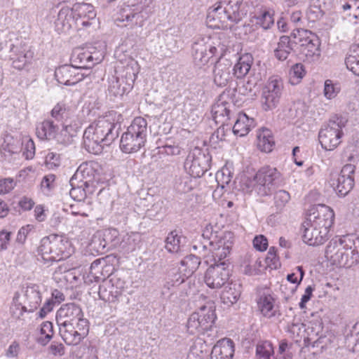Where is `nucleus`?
Here are the masks:
<instances>
[{
	"mask_svg": "<svg viewBox=\"0 0 359 359\" xmlns=\"http://www.w3.org/2000/svg\"><path fill=\"white\" fill-rule=\"evenodd\" d=\"M334 214L325 205H319L310 210L306 222L320 229L328 230L333 224Z\"/></svg>",
	"mask_w": 359,
	"mask_h": 359,
	"instance_id": "obj_16",
	"label": "nucleus"
},
{
	"mask_svg": "<svg viewBox=\"0 0 359 359\" xmlns=\"http://www.w3.org/2000/svg\"><path fill=\"white\" fill-rule=\"evenodd\" d=\"M41 302V297L39 286L36 285L27 286L23 290L20 299V305H23L24 310L32 313L38 309Z\"/></svg>",
	"mask_w": 359,
	"mask_h": 359,
	"instance_id": "obj_23",
	"label": "nucleus"
},
{
	"mask_svg": "<svg viewBox=\"0 0 359 359\" xmlns=\"http://www.w3.org/2000/svg\"><path fill=\"white\" fill-rule=\"evenodd\" d=\"M273 354L272 344L268 341H259L256 348L257 359H271Z\"/></svg>",
	"mask_w": 359,
	"mask_h": 359,
	"instance_id": "obj_44",
	"label": "nucleus"
},
{
	"mask_svg": "<svg viewBox=\"0 0 359 359\" xmlns=\"http://www.w3.org/2000/svg\"><path fill=\"white\" fill-rule=\"evenodd\" d=\"M118 236V231L116 229H107L103 233L104 241H105V243H109L111 248H116L119 244Z\"/></svg>",
	"mask_w": 359,
	"mask_h": 359,
	"instance_id": "obj_53",
	"label": "nucleus"
},
{
	"mask_svg": "<svg viewBox=\"0 0 359 359\" xmlns=\"http://www.w3.org/2000/svg\"><path fill=\"white\" fill-rule=\"evenodd\" d=\"M339 246L348 251L353 262H359V237L355 235H345L337 241Z\"/></svg>",
	"mask_w": 359,
	"mask_h": 359,
	"instance_id": "obj_28",
	"label": "nucleus"
},
{
	"mask_svg": "<svg viewBox=\"0 0 359 359\" xmlns=\"http://www.w3.org/2000/svg\"><path fill=\"white\" fill-rule=\"evenodd\" d=\"M76 18V15H74L73 7L72 8L64 7L58 13L56 24L57 25L60 24L65 29H69L73 23L77 21Z\"/></svg>",
	"mask_w": 359,
	"mask_h": 359,
	"instance_id": "obj_33",
	"label": "nucleus"
},
{
	"mask_svg": "<svg viewBox=\"0 0 359 359\" xmlns=\"http://www.w3.org/2000/svg\"><path fill=\"white\" fill-rule=\"evenodd\" d=\"M53 237H44L41 239L39 246L38 247L39 255L45 262L51 261V245Z\"/></svg>",
	"mask_w": 359,
	"mask_h": 359,
	"instance_id": "obj_46",
	"label": "nucleus"
},
{
	"mask_svg": "<svg viewBox=\"0 0 359 359\" xmlns=\"http://www.w3.org/2000/svg\"><path fill=\"white\" fill-rule=\"evenodd\" d=\"M275 145L273 137L268 129H264L262 133L257 136V147L264 152H271Z\"/></svg>",
	"mask_w": 359,
	"mask_h": 359,
	"instance_id": "obj_38",
	"label": "nucleus"
},
{
	"mask_svg": "<svg viewBox=\"0 0 359 359\" xmlns=\"http://www.w3.org/2000/svg\"><path fill=\"white\" fill-rule=\"evenodd\" d=\"M181 264L183 266H186L188 269V273L191 274L198 268L201 264V259L196 255H190L182 260Z\"/></svg>",
	"mask_w": 359,
	"mask_h": 359,
	"instance_id": "obj_51",
	"label": "nucleus"
},
{
	"mask_svg": "<svg viewBox=\"0 0 359 359\" xmlns=\"http://www.w3.org/2000/svg\"><path fill=\"white\" fill-rule=\"evenodd\" d=\"M293 39H297L302 46L301 51L306 57L320 55V41L315 34L305 29H297V33H292Z\"/></svg>",
	"mask_w": 359,
	"mask_h": 359,
	"instance_id": "obj_13",
	"label": "nucleus"
},
{
	"mask_svg": "<svg viewBox=\"0 0 359 359\" xmlns=\"http://www.w3.org/2000/svg\"><path fill=\"white\" fill-rule=\"evenodd\" d=\"M15 184L12 178H5L0 180V194L8 193L14 188Z\"/></svg>",
	"mask_w": 359,
	"mask_h": 359,
	"instance_id": "obj_58",
	"label": "nucleus"
},
{
	"mask_svg": "<svg viewBox=\"0 0 359 359\" xmlns=\"http://www.w3.org/2000/svg\"><path fill=\"white\" fill-rule=\"evenodd\" d=\"M41 334L44 335V338L40 337L38 341L43 345H46L53 337V325L50 321L43 322L41 324Z\"/></svg>",
	"mask_w": 359,
	"mask_h": 359,
	"instance_id": "obj_50",
	"label": "nucleus"
},
{
	"mask_svg": "<svg viewBox=\"0 0 359 359\" xmlns=\"http://www.w3.org/2000/svg\"><path fill=\"white\" fill-rule=\"evenodd\" d=\"M165 248L170 252H177L180 249V237L175 231L170 232L165 240Z\"/></svg>",
	"mask_w": 359,
	"mask_h": 359,
	"instance_id": "obj_52",
	"label": "nucleus"
},
{
	"mask_svg": "<svg viewBox=\"0 0 359 359\" xmlns=\"http://www.w3.org/2000/svg\"><path fill=\"white\" fill-rule=\"evenodd\" d=\"M242 1L243 0H219V4L226 13L231 17L234 16L235 22H233V23H237L241 20L238 11Z\"/></svg>",
	"mask_w": 359,
	"mask_h": 359,
	"instance_id": "obj_39",
	"label": "nucleus"
},
{
	"mask_svg": "<svg viewBox=\"0 0 359 359\" xmlns=\"http://www.w3.org/2000/svg\"><path fill=\"white\" fill-rule=\"evenodd\" d=\"M280 173L275 168L264 166L261 168L255 175L257 193L260 196H267L280 179Z\"/></svg>",
	"mask_w": 359,
	"mask_h": 359,
	"instance_id": "obj_8",
	"label": "nucleus"
},
{
	"mask_svg": "<svg viewBox=\"0 0 359 359\" xmlns=\"http://www.w3.org/2000/svg\"><path fill=\"white\" fill-rule=\"evenodd\" d=\"M211 157L199 149L189 154L184 167L194 177H201L210 167Z\"/></svg>",
	"mask_w": 359,
	"mask_h": 359,
	"instance_id": "obj_9",
	"label": "nucleus"
},
{
	"mask_svg": "<svg viewBox=\"0 0 359 359\" xmlns=\"http://www.w3.org/2000/svg\"><path fill=\"white\" fill-rule=\"evenodd\" d=\"M233 234L231 231L224 232L217 241H210V251H211L214 264L228 260L233 243Z\"/></svg>",
	"mask_w": 359,
	"mask_h": 359,
	"instance_id": "obj_10",
	"label": "nucleus"
},
{
	"mask_svg": "<svg viewBox=\"0 0 359 359\" xmlns=\"http://www.w3.org/2000/svg\"><path fill=\"white\" fill-rule=\"evenodd\" d=\"M230 265L228 260L210 265L205 273L204 280L206 285L212 289H219L224 286L230 277Z\"/></svg>",
	"mask_w": 359,
	"mask_h": 359,
	"instance_id": "obj_7",
	"label": "nucleus"
},
{
	"mask_svg": "<svg viewBox=\"0 0 359 359\" xmlns=\"http://www.w3.org/2000/svg\"><path fill=\"white\" fill-rule=\"evenodd\" d=\"M11 233L6 230L0 231V250H4L7 249L8 245L11 240Z\"/></svg>",
	"mask_w": 359,
	"mask_h": 359,
	"instance_id": "obj_62",
	"label": "nucleus"
},
{
	"mask_svg": "<svg viewBox=\"0 0 359 359\" xmlns=\"http://www.w3.org/2000/svg\"><path fill=\"white\" fill-rule=\"evenodd\" d=\"M217 48L205 38L196 39L192 44V54L194 62L201 67L207 64L217 53Z\"/></svg>",
	"mask_w": 359,
	"mask_h": 359,
	"instance_id": "obj_15",
	"label": "nucleus"
},
{
	"mask_svg": "<svg viewBox=\"0 0 359 359\" xmlns=\"http://www.w3.org/2000/svg\"><path fill=\"white\" fill-rule=\"evenodd\" d=\"M234 354V344L227 339L213 346L210 359H231Z\"/></svg>",
	"mask_w": 359,
	"mask_h": 359,
	"instance_id": "obj_27",
	"label": "nucleus"
},
{
	"mask_svg": "<svg viewBox=\"0 0 359 359\" xmlns=\"http://www.w3.org/2000/svg\"><path fill=\"white\" fill-rule=\"evenodd\" d=\"M71 60L79 70L90 68L93 65V57L90 52L79 50L73 53Z\"/></svg>",
	"mask_w": 359,
	"mask_h": 359,
	"instance_id": "obj_32",
	"label": "nucleus"
},
{
	"mask_svg": "<svg viewBox=\"0 0 359 359\" xmlns=\"http://www.w3.org/2000/svg\"><path fill=\"white\" fill-rule=\"evenodd\" d=\"M213 117L216 122L224 123L229 119L230 109L224 103L218 104L212 109Z\"/></svg>",
	"mask_w": 359,
	"mask_h": 359,
	"instance_id": "obj_47",
	"label": "nucleus"
},
{
	"mask_svg": "<svg viewBox=\"0 0 359 359\" xmlns=\"http://www.w3.org/2000/svg\"><path fill=\"white\" fill-rule=\"evenodd\" d=\"M146 18L142 15V12H134L131 8L128 6L126 8L121 9L119 17L116 19V22H126L125 26H130L133 28L135 26L142 27Z\"/></svg>",
	"mask_w": 359,
	"mask_h": 359,
	"instance_id": "obj_25",
	"label": "nucleus"
},
{
	"mask_svg": "<svg viewBox=\"0 0 359 359\" xmlns=\"http://www.w3.org/2000/svg\"><path fill=\"white\" fill-rule=\"evenodd\" d=\"M241 285L236 283H231L226 286L222 292L220 298L222 302L228 306L236 303L241 296Z\"/></svg>",
	"mask_w": 359,
	"mask_h": 359,
	"instance_id": "obj_30",
	"label": "nucleus"
},
{
	"mask_svg": "<svg viewBox=\"0 0 359 359\" xmlns=\"http://www.w3.org/2000/svg\"><path fill=\"white\" fill-rule=\"evenodd\" d=\"M231 61L227 58L220 57L215 62L213 74L214 82L218 86H225L232 79Z\"/></svg>",
	"mask_w": 359,
	"mask_h": 359,
	"instance_id": "obj_19",
	"label": "nucleus"
},
{
	"mask_svg": "<svg viewBox=\"0 0 359 359\" xmlns=\"http://www.w3.org/2000/svg\"><path fill=\"white\" fill-rule=\"evenodd\" d=\"M347 119L343 116H334L328 124L322 128L318 135L322 147L326 150L334 149L341 142L343 135L342 128L345 127Z\"/></svg>",
	"mask_w": 359,
	"mask_h": 359,
	"instance_id": "obj_3",
	"label": "nucleus"
},
{
	"mask_svg": "<svg viewBox=\"0 0 359 359\" xmlns=\"http://www.w3.org/2000/svg\"><path fill=\"white\" fill-rule=\"evenodd\" d=\"M280 97L277 95L271 94L269 92L263 90L262 97H261V103L262 109L264 111H270L275 109L280 101Z\"/></svg>",
	"mask_w": 359,
	"mask_h": 359,
	"instance_id": "obj_43",
	"label": "nucleus"
},
{
	"mask_svg": "<svg viewBox=\"0 0 359 359\" xmlns=\"http://www.w3.org/2000/svg\"><path fill=\"white\" fill-rule=\"evenodd\" d=\"M50 114L53 118L56 121H60L64 118L65 115L66 114V109L63 105L57 104L52 109Z\"/></svg>",
	"mask_w": 359,
	"mask_h": 359,
	"instance_id": "obj_59",
	"label": "nucleus"
},
{
	"mask_svg": "<svg viewBox=\"0 0 359 359\" xmlns=\"http://www.w3.org/2000/svg\"><path fill=\"white\" fill-rule=\"evenodd\" d=\"M111 266L107 264L106 258L97 259H95L90 266L89 274L86 278V283H92L93 280L95 282H100L104 280L106 276H108L107 273Z\"/></svg>",
	"mask_w": 359,
	"mask_h": 359,
	"instance_id": "obj_24",
	"label": "nucleus"
},
{
	"mask_svg": "<svg viewBox=\"0 0 359 359\" xmlns=\"http://www.w3.org/2000/svg\"><path fill=\"white\" fill-rule=\"evenodd\" d=\"M290 199V194L285 190H278L274 194L273 203L276 212H281Z\"/></svg>",
	"mask_w": 359,
	"mask_h": 359,
	"instance_id": "obj_45",
	"label": "nucleus"
},
{
	"mask_svg": "<svg viewBox=\"0 0 359 359\" xmlns=\"http://www.w3.org/2000/svg\"><path fill=\"white\" fill-rule=\"evenodd\" d=\"M216 315L212 306H201L198 311L194 312L189 318L187 327L191 334L203 333L212 328Z\"/></svg>",
	"mask_w": 359,
	"mask_h": 359,
	"instance_id": "obj_4",
	"label": "nucleus"
},
{
	"mask_svg": "<svg viewBox=\"0 0 359 359\" xmlns=\"http://www.w3.org/2000/svg\"><path fill=\"white\" fill-rule=\"evenodd\" d=\"M339 91V88H337L331 80H326L325 82L324 94L328 99L334 97Z\"/></svg>",
	"mask_w": 359,
	"mask_h": 359,
	"instance_id": "obj_56",
	"label": "nucleus"
},
{
	"mask_svg": "<svg viewBox=\"0 0 359 359\" xmlns=\"http://www.w3.org/2000/svg\"><path fill=\"white\" fill-rule=\"evenodd\" d=\"M255 248L259 251H264L268 247V241L263 235L257 236L253 240Z\"/></svg>",
	"mask_w": 359,
	"mask_h": 359,
	"instance_id": "obj_57",
	"label": "nucleus"
},
{
	"mask_svg": "<svg viewBox=\"0 0 359 359\" xmlns=\"http://www.w3.org/2000/svg\"><path fill=\"white\" fill-rule=\"evenodd\" d=\"M290 74L291 76L295 77L297 79H302L305 74L304 65L301 63L295 64L290 69Z\"/></svg>",
	"mask_w": 359,
	"mask_h": 359,
	"instance_id": "obj_60",
	"label": "nucleus"
},
{
	"mask_svg": "<svg viewBox=\"0 0 359 359\" xmlns=\"http://www.w3.org/2000/svg\"><path fill=\"white\" fill-rule=\"evenodd\" d=\"M273 23V18L267 11H264L259 17L257 18V24L259 25L264 29L270 28Z\"/></svg>",
	"mask_w": 359,
	"mask_h": 359,
	"instance_id": "obj_55",
	"label": "nucleus"
},
{
	"mask_svg": "<svg viewBox=\"0 0 359 359\" xmlns=\"http://www.w3.org/2000/svg\"><path fill=\"white\" fill-rule=\"evenodd\" d=\"M355 166L348 163L343 166L340 172H331L328 183L340 196H346L353 188Z\"/></svg>",
	"mask_w": 359,
	"mask_h": 359,
	"instance_id": "obj_5",
	"label": "nucleus"
},
{
	"mask_svg": "<svg viewBox=\"0 0 359 359\" xmlns=\"http://www.w3.org/2000/svg\"><path fill=\"white\" fill-rule=\"evenodd\" d=\"M283 83L280 79L271 78L264 90L281 97Z\"/></svg>",
	"mask_w": 359,
	"mask_h": 359,
	"instance_id": "obj_48",
	"label": "nucleus"
},
{
	"mask_svg": "<svg viewBox=\"0 0 359 359\" xmlns=\"http://www.w3.org/2000/svg\"><path fill=\"white\" fill-rule=\"evenodd\" d=\"M10 60L12 61L13 68L22 70L30 63L33 53L27 50L25 46L20 44H10Z\"/></svg>",
	"mask_w": 359,
	"mask_h": 359,
	"instance_id": "obj_20",
	"label": "nucleus"
},
{
	"mask_svg": "<svg viewBox=\"0 0 359 359\" xmlns=\"http://www.w3.org/2000/svg\"><path fill=\"white\" fill-rule=\"evenodd\" d=\"M258 308L262 315L271 318L275 315L274 299L270 294L261 296L257 301Z\"/></svg>",
	"mask_w": 359,
	"mask_h": 359,
	"instance_id": "obj_35",
	"label": "nucleus"
},
{
	"mask_svg": "<svg viewBox=\"0 0 359 359\" xmlns=\"http://www.w3.org/2000/svg\"><path fill=\"white\" fill-rule=\"evenodd\" d=\"M239 190L243 193H250L255 189L257 191V183L255 182V175L253 178L246 175L241 176L239 181Z\"/></svg>",
	"mask_w": 359,
	"mask_h": 359,
	"instance_id": "obj_49",
	"label": "nucleus"
},
{
	"mask_svg": "<svg viewBox=\"0 0 359 359\" xmlns=\"http://www.w3.org/2000/svg\"><path fill=\"white\" fill-rule=\"evenodd\" d=\"M123 79L112 76L109 79L108 91L110 95L114 97H121L124 95L127 88L123 85Z\"/></svg>",
	"mask_w": 359,
	"mask_h": 359,
	"instance_id": "obj_40",
	"label": "nucleus"
},
{
	"mask_svg": "<svg viewBox=\"0 0 359 359\" xmlns=\"http://www.w3.org/2000/svg\"><path fill=\"white\" fill-rule=\"evenodd\" d=\"M74 15H76V20L79 19H94L96 13L94 11L93 6L90 4L86 3H77L73 6Z\"/></svg>",
	"mask_w": 359,
	"mask_h": 359,
	"instance_id": "obj_37",
	"label": "nucleus"
},
{
	"mask_svg": "<svg viewBox=\"0 0 359 359\" xmlns=\"http://www.w3.org/2000/svg\"><path fill=\"white\" fill-rule=\"evenodd\" d=\"M116 124L105 118L92 123L84 131L83 146L91 154H98L104 146H109L118 137Z\"/></svg>",
	"mask_w": 359,
	"mask_h": 359,
	"instance_id": "obj_1",
	"label": "nucleus"
},
{
	"mask_svg": "<svg viewBox=\"0 0 359 359\" xmlns=\"http://www.w3.org/2000/svg\"><path fill=\"white\" fill-rule=\"evenodd\" d=\"M297 43V40L293 39L292 35L290 36H282L279 39L277 48L274 50L275 57L279 60H285Z\"/></svg>",
	"mask_w": 359,
	"mask_h": 359,
	"instance_id": "obj_26",
	"label": "nucleus"
},
{
	"mask_svg": "<svg viewBox=\"0 0 359 359\" xmlns=\"http://www.w3.org/2000/svg\"><path fill=\"white\" fill-rule=\"evenodd\" d=\"M253 58L250 54L239 57L238 62L232 67L233 75L237 79L243 78L250 71Z\"/></svg>",
	"mask_w": 359,
	"mask_h": 359,
	"instance_id": "obj_31",
	"label": "nucleus"
},
{
	"mask_svg": "<svg viewBox=\"0 0 359 359\" xmlns=\"http://www.w3.org/2000/svg\"><path fill=\"white\" fill-rule=\"evenodd\" d=\"M57 325L61 337L68 345H77L88 333V320H82L75 327L67 323Z\"/></svg>",
	"mask_w": 359,
	"mask_h": 359,
	"instance_id": "obj_11",
	"label": "nucleus"
},
{
	"mask_svg": "<svg viewBox=\"0 0 359 359\" xmlns=\"http://www.w3.org/2000/svg\"><path fill=\"white\" fill-rule=\"evenodd\" d=\"M304 232L302 235L304 243L309 245H319L327 240L328 230L320 229L305 221L302 224Z\"/></svg>",
	"mask_w": 359,
	"mask_h": 359,
	"instance_id": "obj_22",
	"label": "nucleus"
},
{
	"mask_svg": "<svg viewBox=\"0 0 359 359\" xmlns=\"http://www.w3.org/2000/svg\"><path fill=\"white\" fill-rule=\"evenodd\" d=\"M55 76L60 83L66 86L74 85L83 79V74L73 65L59 67L55 71Z\"/></svg>",
	"mask_w": 359,
	"mask_h": 359,
	"instance_id": "obj_21",
	"label": "nucleus"
},
{
	"mask_svg": "<svg viewBox=\"0 0 359 359\" xmlns=\"http://www.w3.org/2000/svg\"><path fill=\"white\" fill-rule=\"evenodd\" d=\"M184 280L185 275H182L178 269L173 268L168 273L163 290H170L172 287L181 285Z\"/></svg>",
	"mask_w": 359,
	"mask_h": 359,
	"instance_id": "obj_41",
	"label": "nucleus"
},
{
	"mask_svg": "<svg viewBox=\"0 0 359 359\" xmlns=\"http://www.w3.org/2000/svg\"><path fill=\"white\" fill-rule=\"evenodd\" d=\"M82 320H88L83 318L81 307L75 303L62 305L57 312L56 321L57 325L73 324L77 325Z\"/></svg>",
	"mask_w": 359,
	"mask_h": 359,
	"instance_id": "obj_18",
	"label": "nucleus"
},
{
	"mask_svg": "<svg viewBox=\"0 0 359 359\" xmlns=\"http://www.w3.org/2000/svg\"><path fill=\"white\" fill-rule=\"evenodd\" d=\"M91 169L87 167V165H81L77 170L76 171L74 176L70 179L69 183L72 189L69 191L71 197L76 201H83L86 197V189L89 187V184L87 181L81 180L77 183V180L81 177L85 178L84 173L88 175Z\"/></svg>",
	"mask_w": 359,
	"mask_h": 359,
	"instance_id": "obj_17",
	"label": "nucleus"
},
{
	"mask_svg": "<svg viewBox=\"0 0 359 359\" xmlns=\"http://www.w3.org/2000/svg\"><path fill=\"white\" fill-rule=\"evenodd\" d=\"M233 22H235L234 16L231 17L226 13L219 1L209 8L206 18V22L209 27L222 29H231Z\"/></svg>",
	"mask_w": 359,
	"mask_h": 359,
	"instance_id": "obj_12",
	"label": "nucleus"
},
{
	"mask_svg": "<svg viewBox=\"0 0 359 359\" xmlns=\"http://www.w3.org/2000/svg\"><path fill=\"white\" fill-rule=\"evenodd\" d=\"M252 123L253 120H250L245 114H239L233 127V133L240 137L245 136L249 133Z\"/></svg>",
	"mask_w": 359,
	"mask_h": 359,
	"instance_id": "obj_34",
	"label": "nucleus"
},
{
	"mask_svg": "<svg viewBox=\"0 0 359 359\" xmlns=\"http://www.w3.org/2000/svg\"><path fill=\"white\" fill-rule=\"evenodd\" d=\"M163 209V202L158 201L154 203L149 208L146 210L145 217L149 219H158L161 216Z\"/></svg>",
	"mask_w": 359,
	"mask_h": 359,
	"instance_id": "obj_54",
	"label": "nucleus"
},
{
	"mask_svg": "<svg viewBox=\"0 0 359 359\" xmlns=\"http://www.w3.org/2000/svg\"><path fill=\"white\" fill-rule=\"evenodd\" d=\"M65 246L63 240L58 236H53L52 245H51V261H59L65 259L68 255L65 253Z\"/></svg>",
	"mask_w": 359,
	"mask_h": 359,
	"instance_id": "obj_36",
	"label": "nucleus"
},
{
	"mask_svg": "<svg viewBox=\"0 0 359 359\" xmlns=\"http://www.w3.org/2000/svg\"><path fill=\"white\" fill-rule=\"evenodd\" d=\"M325 255L333 264L339 267L349 268L359 262H353L352 255L342 247L339 246L337 241L330 242L326 247Z\"/></svg>",
	"mask_w": 359,
	"mask_h": 359,
	"instance_id": "obj_14",
	"label": "nucleus"
},
{
	"mask_svg": "<svg viewBox=\"0 0 359 359\" xmlns=\"http://www.w3.org/2000/svg\"><path fill=\"white\" fill-rule=\"evenodd\" d=\"M58 126L53 121L45 120L39 123L36 128V134L41 140H52L56 137Z\"/></svg>",
	"mask_w": 359,
	"mask_h": 359,
	"instance_id": "obj_29",
	"label": "nucleus"
},
{
	"mask_svg": "<svg viewBox=\"0 0 359 359\" xmlns=\"http://www.w3.org/2000/svg\"><path fill=\"white\" fill-rule=\"evenodd\" d=\"M50 351L55 355H63L65 354V346L60 343L53 342L49 347Z\"/></svg>",
	"mask_w": 359,
	"mask_h": 359,
	"instance_id": "obj_64",
	"label": "nucleus"
},
{
	"mask_svg": "<svg viewBox=\"0 0 359 359\" xmlns=\"http://www.w3.org/2000/svg\"><path fill=\"white\" fill-rule=\"evenodd\" d=\"M352 53L346 57V67L354 74L359 76V46H353Z\"/></svg>",
	"mask_w": 359,
	"mask_h": 359,
	"instance_id": "obj_42",
	"label": "nucleus"
},
{
	"mask_svg": "<svg viewBox=\"0 0 359 359\" xmlns=\"http://www.w3.org/2000/svg\"><path fill=\"white\" fill-rule=\"evenodd\" d=\"M55 176L54 175H48L43 177L41 187L42 189H46L48 191L51 190L55 187Z\"/></svg>",
	"mask_w": 359,
	"mask_h": 359,
	"instance_id": "obj_61",
	"label": "nucleus"
},
{
	"mask_svg": "<svg viewBox=\"0 0 359 359\" xmlns=\"http://www.w3.org/2000/svg\"><path fill=\"white\" fill-rule=\"evenodd\" d=\"M60 155L53 152H50L46 157V162L50 165L51 168L59 166L60 165Z\"/></svg>",
	"mask_w": 359,
	"mask_h": 359,
	"instance_id": "obj_63",
	"label": "nucleus"
},
{
	"mask_svg": "<svg viewBox=\"0 0 359 359\" xmlns=\"http://www.w3.org/2000/svg\"><path fill=\"white\" fill-rule=\"evenodd\" d=\"M147 122L142 117H136L133 121L121 139L120 148L125 153L137 151L146 142L147 135Z\"/></svg>",
	"mask_w": 359,
	"mask_h": 359,
	"instance_id": "obj_2",
	"label": "nucleus"
},
{
	"mask_svg": "<svg viewBox=\"0 0 359 359\" xmlns=\"http://www.w3.org/2000/svg\"><path fill=\"white\" fill-rule=\"evenodd\" d=\"M126 281L118 275L109 273L99 286L98 294L101 299L108 302L118 300L126 288Z\"/></svg>",
	"mask_w": 359,
	"mask_h": 359,
	"instance_id": "obj_6",
	"label": "nucleus"
}]
</instances>
